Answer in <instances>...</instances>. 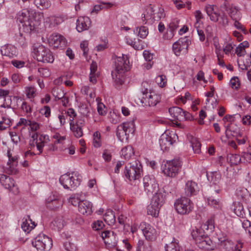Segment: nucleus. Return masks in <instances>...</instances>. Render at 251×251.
Returning <instances> with one entry per match:
<instances>
[{
  "instance_id": "62",
  "label": "nucleus",
  "mask_w": 251,
  "mask_h": 251,
  "mask_svg": "<svg viewBox=\"0 0 251 251\" xmlns=\"http://www.w3.org/2000/svg\"><path fill=\"white\" fill-rule=\"evenodd\" d=\"M29 126L30 130L33 132H35L37 131L39 128L40 125L34 121H30V123H29L28 125Z\"/></svg>"
},
{
  "instance_id": "50",
  "label": "nucleus",
  "mask_w": 251,
  "mask_h": 251,
  "mask_svg": "<svg viewBox=\"0 0 251 251\" xmlns=\"http://www.w3.org/2000/svg\"><path fill=\"white\" fill-rule=\"evenodd\" d=\"M207 202L209 205L213 207L214 208L220 209L221 207V205L218 199H214L212 197H209L207 198Z\"/></svg>"
},
{
  "instance_id": "32",
  "label": "nucleus",
  "mask_w": 251,
  "mask_h": 251,
  "mask_svg": "<svg viewBox=\"0 0 251 251\" xmlns=\"http://www.w3.org/2000/svg\"><path fill=\"white\" fill-rule=\"evenodd\" d=\"M62 204V201L57 197L53 196V198L50 197L47 200V206L50 209L55 210L61 206Z\"/></svg>"
},
{
  "instance_id": "13",
  "label": "nucleus",
  "mask_w": 251,
  "mask_h": 251,
  "mask_svg": "<svg viewBox=\"0 0 251 251\" xmlns=\"http://www.w3.org/2000/svg\"><path fill=\"white\" fill-rule=\"evenodd\" d=\"M177 139L178 136L175 132H171L169 135L163 134L159 140L161 150L163 151H167Z\"/></svg>"
},
{
  "instance_id": "17",
  "label": "nucleus",
  "mask_w": 251,
  "mask_h": 251,
  "mask_svg": "<svg viewBox=\"0 0 251 251\" xmlns=\"http://www.w3.org/2000/svg\"><path fill=\"white\" fill-rule=\"evenodd\" d=\"M144 190L148 194H152L157 191L158 184L154 177L150 176H146L143 178Z\"/></svg>"
},
{
  "instance_id": "44",
  "label": "nucleus",
  "mask_w": 251,
  "mask_h": 251,
  "mask_svg": "<svg viewBox=\"0 0 251 251\" xmlns=\"http://www.w3.org/2000/svg\"><path fill=\"white\" fill-rule=\"evenodd\" d=\"M165 249L166 251H180L178 240L174 239L170 243L166 245Z\"/></svg>"
},
{
  "instance_id": "45",
  "label": "nucleus",
  "mask_w": 251,
  "mask_h": 251,
  "mask_svg": "<svg viewBox=\"0 0 251 251\" xmlns=\"http://www.w3.org/2000/svg\"><path fill=\"white\" fill-rule=\"evenodd\" d=\"M190 142L194 153H200L201 152V145L198 140L195 137H192Z\"/></svg>"
},
{
  "instance_id": "12",
  "label": "nucleus",
  "mask_w": 251,
  "mask_h": 251,
  "mask_svg": "<svg viewBox=\"0 0 251 251\" xmlns=\"http://www.w3.org/2000/svg\"><path fill=\"white\" fill-rule=\"evenodd\" d=\"M7 153L8 161L6 165L3 167V172L8 175H16L18 172V157L16 155L12 156L9 151H8Z\"/></svg>"
},
{
  "instance_id": "9",
  "label": "nucleus",
  "mask_w": 251,
  "mask_h": 251,
  "mask_svg": "<svg viewBox=\"0 0 251 251\" xmlns=\"http://www.w3.org/2000/svg\"><path fill=\"white\" fill-rule=\"evenodd\" d=\"M177 212L181 215L189 214L193 208V204L190 200L185 197L178 199L175 203Z\"/></svg>"
},
{
  "instance_id": "23",
  "label": "nucleus",
  "mask_w": 251,
  "mask_h": 251,
  "mask_svg": "<svg viewBox=\"0 0 251 251\" xmlns=\"http://www.w3.org/2000/svg\"><path fill=\"white\" fill-rule=\"evenodd\" d=\"M0 183L4 188L10 191L16 187L14 180L10 176L3 174H0Z\"/></svg>"
},
{
  "instance_id": "39",
  "label": "nucleus",
  "mask_w": 251,
  "mask_h": 251,
  "mask_svg": "<svg viewBox=\"0 0 251 251\" xmlns=\"http://www.w3.org/2000/svg\"><path fill=\"white\" fill-rule=\"evenodd\" d=\"M97 64L96 62L93 61L90 65V73L89 75V80L94 84L97 82L96 71H97Z\"/></svg>"
},
{
  "instance_id": "35",
  "label": "nucleus",
  "mask_w": 251,
  "mask_h": 251,
  "mask_svg": "<svg viewBox=\"0 0 251 251\" xmlns=\"http://www.w3.org/2000/svg\"><path fill=\"white\" fill-rule=\"evenodd\" d=\"M13 100L16 102L17 106H18L19 103H21V108L24 112L27 113H30L31 112V108L30 106L26 101H24L22 98L14 96L13 98Z\"/></svg>"
},
{
  "instance_id": "47",
  "label": "nucleus",
  "mask_w": 251,
  "mask_h": 251,
  "mask_svg": "<svg viewBox=\"0 0 251 251\" xmlns=\"http://www.w3.org/2000/svg\"><path fill=\"white\" fill-rule=\"evenodd\" d=\"M52 94L56 100H60L65 95V93L63 90L58 88H54L52 90Z\"/></svg>"
},
{
  "instance_id": "40",
  "label": "nucleus",
  "mask_w": 251,
  "mask_h": 251,
  "mask_svg": "<svg viewBox=\"0 0 251 251\" xmlns=\"http://www.w3.org/2000/svg\"><path fill=\"white\" fill-rule=\"evenodd\" d=\"M34 3L40 10L48 9L51 5L49 0H34Z\"/></svg>"
},
{
  "instance_id": "36",
  "label": "nucleus",
  "mask_w": 251,
  "mask_h": 251,
  "mask_svg": "<svg viewBox=\"0 0 251 251\" xmlns=\"http://www.w3.org/2000/svg\"><path fill=\"white\" fill-rule=\"evenodd\" d=\"M9 93V90L0 89V97H3L4 101L3 104L1 105L3 107H10L12 104L11 98L8 96Z\"/></svg>"
},
{
  "instance_id": "8",
  "label": "nucleus",
  "mask_w": 251,
  "mask_h": 251,
  "mask_svg": "<svg viewBox=\"0 0 251 251\" xmlns=\"http://www.w3.org/2000/svg\"><path fill=\"white\" fill-rule=\"evenodd\" d=\"M181 161L175 159L167 161L163 167V172L167 176L175 177L181 168Z\"/></svg>"
},
{
  "instance_id": "19",
  "label": "nucleus",
  "mask_w": 251,
  "mask_h": 251,
  "mask_svg": "<svg viewBox=\"0 0 251 251\" xmlns=\"http://www.w3.org/2000/svg\"><path fill=\"white\" fill-rule=\"evenodd\" d=\"M84 124L83 120H79L76 122L71 120L70 122V129L73 132V135L76 138H80L83 135V131L82 127Z\"/></svg>"
},
{
  "instance_id": "31",
  "label": "nucleus",
  "mask_w": 251,
  "mask_h": 251,
  "mask_svg": "<svg viewBox=\"0 0 251 251\" xmlns=\"http://www.w3.org/2000/svg\"><path fill=\"white\" fill-rule=\"evenodd\" d=\"M154 11L155 10L151 5L147 6L142 14V19L143 21L145 22V23H146V22L150 20L152 21V20L154 19L155 18V17L154 16L155 14L154 13Z\"/></svg>"
},
{
  "instance_id": "49",
  "label": "nucleus",
  "mask_w": 251,
  "mask_h": 251,
  "mask_svg": "<svg viewBox=\"0 0 251 251\" xmlns=\"http://www.w3.org/2000/svg\"><path fill=\"white\" fill-rule=\"evenodd\" d=\"M64 21V18L63 16H51L49 18V21L51 25H57Z\"/></svg>"
},
{
  "instance_id": "7",
  "label": "nucleus",
  "mask_w": 251,
  "mask_h": 251,
  "mask_svg": "<svg viewBox=\"0 0 251 251\" xmlns=\"http://www.w3.org/2000/svg\"><path fill=\"white\" fill-rule=\"evenodd\" d=\"M32 245L38 251H49L52 243L51 238L44 234H39L32 242Z\"/></svg>"
},
{
  "instance_id": "24",
  "label": "nucleus",
  "mask_w": 251,
  "mask_h": 251,
  "mask_svg": "<svg viewBox=\"0 0 251 251\" xmlns=\"http://www.w3.org/2000/svg\"><path fill=\"white\" fill-rule=\"evenodd\" d=\"M205 10L211 21L214 22L218 21L220 14L218 13L216 6L210 4L207 5L205 7Z\"/></svg>"
},
{
  "instance_id": "37",
  "label": "nucleus",
  "mask_w": 251,
  "mask_h": 251,
  "mask_svg": "<svg viewBox=\"0 0 251 251\" xmlns=\"http://www.w3.org/2000/svg\"><path fill=\"white\" fill-rule=\"evenodd\" d=\"M155 193V194L153 195L151 199V202L157 206H158L160 208L164 203L165 197L161 193H157L156 192Z\"/></svg>"
},
{
  "instance_id": "58",
  "label": "nucleus",
  "mask_w": 251,
  "mask_h": 251,
  "mask_svg": "<svg viewBox=\"0 0 251 251\" xmlns=\"http://www.w3.org/2000/svg\"><path fill=\"white\" fill-rule=\"evenodd\" d=\"M109 120L110 122L113 124H116L119 123L121 119L120 116L115 112L110 113Z\"/></svg>"
},
{
  "instance_id": "42",
  "label": "nucleus",
  "mask_w": 251,
  "mask_h": 251,
  "mask_svg": "<svg viewBox=\"0 0 251 251\" xmlns=\"http://www.w3.org/2000/svg\"><path fill=\"white\" fill-rule=\"evenodd\" d=\"M160 208L158 206L151 202L147 207V213L153 217H156L158 216Z\"/></svg>"
},
{
  "instance_id": "20",
  "label": "nucleus",
  "mask_w": 251,
  "mask_h": 251,
  "mask_svg": "<svg viewBox=\"0 0 251 251\" xmlns=\"http://www.w3.org/2000/svg\"><path fill=\"white\" fill-rule=\"evenodd\" d=\"M169 112L171 117L174 119V120L178 121H184L183 117V111L182 108L177 106L172 107L169 109ZM175 124L177 126L181 127V124L178 123L177 121H176Z\"/></svg>"
},
{
  "instance_id": "2",
  "label": "nucleus",
  "mask_w": 251,
  "mask_h": 251,
  "mask_svg": "<svg viewBox=\"0 0 251 251\" xmlns=\"http://www.w3.org/2000/svg\"><path fill=\"white\" fill-rule=\"evenodd\" d=\"M81 181V176L77 172L65 174L59 178L60 183L64 188L71 191L75 190L79 186Z\"/></svg>"
},
{
  "instance_id": "46",
  "label": "nucleus",
  "mask_w": 251,
  "mask_h": 251,
  "mask_svg": "<svg viewBox=\"0 0 251 251\" xmlns=\"http://www.w3.org/2000/svg\"><path fill=\"white\" fill-rule=\"evenodd\" d=\"M25 93L28 99H33L36 96V90L34 86H27L25 87Z\"/></svg>"
},
{
  "instance_id": "53",
  "label": "nucleus",
  "mask_w": 251,
  "mask_h": 251,
  "mask_svg": "<svg viewBox=\"0 0 251 251\" xmlns=\"http://www.w3.org/2000/svg\"><path fill=\"white\" fill-rule=\"evenodd\" d=\"M155 82L160 87L165 86L167 82L166 76L164 75L157 76L155 78Z\"/></svg>"
},
{
  "instance_id": "22",
  "label": "nucleus",
  "mask_w": 251,
  "mask_h": 251,
  "mask_svg": "<svg viewBox=\"0 0 251 251\" xmlns=\"http://www.w3.org/2000/svg\"><path fill=\"white\" fill-rule=\"evenodd\" d=\"M0 52L2 55L9 58L16 57L18 54L17 48L11 44H7L2 46L0 49Z\"/></svg>"
},
{
  "instance_id": "1",
  "label": "nucleus",
  "mask_w": 251,
  "mask_h": 251,
  "mask_svg": "<svg viewBox=\"0 0 251 251\" xmlns=\"http://www.w3.org/2000/svg\"><path fill=\"white\" fill-rule=\"evenodd\" d=\"M115 69L112 72V78L115 84L121 85L124 82L125 74L130 69L128 56L126 55H122L116 58L115 61Z\"/></svg>"
},
{
  "instance_id": "18",
  "label": "nucleus",
  "mask_w": 251,
  "mask_h": 251,
  "mask_svg": "<svg viewBox=\"0 0 251 251\" xmlns=\"http://www.w3.org/2000/svg\"><path fill=\"white\" fill-rule=\"evenodd\" d=\"M101 237L108 247L113 248L116 246L117 239L113 231L104 230L101 232Z\"/></svg>"
},
{
  "instance_id": "63",
  "label": "nucleus",
  "mask_w": 251,
  "mask_h": 251,
  "mask_svg": "<svg viewBox=\"0 0 251 251\" xmlns=\"http://www.w3.org/2000/svg\"><path fill=\"white\" fill-rule=\"evenodd\" d=\"M10 135L12 142L14 144H17L20 141V137L16 132L14 131L10 132Z\"/></svg>"
},
{
  "instance_id": "28",
  "label": "nucleus",
  "mask_w": 251,
  "mask_h": 251,
  "mask_svg": "<svg viewBox=\"0 0 251 251\" xmlns=\"http://www.w3.org/2000/svg\"><path fill=\"white\" fill-rule=\"evenodd\" d=\"M204 230L205 229L202 227L201 225L200 228L195 227V228L192 231L191 235L195 241L196 244L198 242V241L202 240L207 235Z\"/></svg>"
},
{
  "instance_id": "29",
  "label": "nucleus",
  "mask_w": 251,
  "mask_h": 251,
  "mask_svg": "<svg viewBox=\"0 0 251 251\" xmlns=\"http://www.w3.org/2000/svg\"><path fill=\"white\" fill-rule=\"evenodd\" d=\"M197 184L194 181H188L184 188L185 195L187 197L195 195L197 192Z\"/></svg>"
},
{
  "instance_id": "48",
  "label": "nucleus",
  "mask_w": 251,
  "mask_h": 251,
  "mask_svg": "<svg viewBox=\"0 0 251 251\" xmlns=\"http://www.w3.org/2000/svg\"><path fill=\"white\" fill-rule=\"evenodd\" d=\"M228 160L231 165H237L241 162V158L239 155L237 154H232L227 157Z\"/></svg>"
},
{
  "instance_id": "21",
  "label": "nucleus",
  "mask_w": 251,
  "mask_h": 251,
  "mask_svg": "<svg viewBox=\"0 0 251 251\" xmlns=\"http://www.w3.org/2000/svg\"><path fill=\"white\" fill-rule=\"evenodd\" d=\"M91 22L88 17H79L76 21V29L78 32L88 30L90 27Z\"/></svg>"
},
{
  "instance_id": "61",
  "label": "nucleus",
  "mask_w": 251,
  "mask_h": 251,
  "mask_svg": "<svg viewBox=\"0 0 251 251\" xmlns=\"http://www.w3.org/2000/svg\"><path fill=\"white\" fill-rule=\"evenodd\" d=\"M175 32L168 27L166 32L163 35V38L164 39L171 40L173 38Z\"/></svg>"
},
{
  "instance_id": "11",
  "label": "nucleus",
  "mask_w": 251,
  "mask_h": 251,
  "mask_svg": "<svg viewBox=\"0 0 251 251\" xmlns=\"http://www.w3.org/2000/svg\"><path fill=\"white\" fill-rule=\"evenodd\" d=\"M17 20L23 24V26L27 28V30H33L37 25L30 18L29 12L26 10L20 11L17 14Z\"/></svg>"
},
{
  "instance_id": "55",
  "label": "nucleus",
  "mask_w": 251,
  "mask_h": 251,
  "mask_svg": "<svg viewBox=\"0 0 251 251\" xmlns=\"http://www.w3.org/2000/svg\"><path fill=\"white\" fill-rule=\"evenodd\" d=\"M81 49L83 51V55L86 57L88 55L89 49H88V42L86 41H82L80 45Z\"/></svg>"
},
{
  "instance_id": "3",
  "label": "nucleus",
  "mask_w": 251,
  "mask_h": 251,
  "mask_svg": "<svg viewBox=\"0 0 251 251\" xmlns=\"http://www.w3.org/2000/svg\"><path fill=\"white\" fill-rule=\"evenodd\" d=\"M32 140L29 141L30 149L32 150L35 147L38 151V153H35L30 151H27L25 152V156L35 155L36 154L40 155L43 151V148L45 146V143L49 140V136L47 135L39 134L37 132H34L31 135Z\"/></svg>"
},
{
  "instance_id": "56",
  "label": "nucleus",
  "mask_w": 251,
  "mask_h": 251,
  "mask_svg": "<svg viewBox=\"0 0 251 251\" xmlns=\"http://www.w3.org/2000/svg\"><path fill=\"white\" fill-rule=\"evenodd\" d=\"M234 213L238 216H243L244 214L243 206L239 203H237V205L234 208Z\"/></svg>"
},
{
  "instance_id": "5",
  "label": "nucleus",
  "mask_w": 251,
  "mask_h": 251,
  "mask_svg": "<svg viewBox=\"0 0 251 251\" xmlns=\"http://www.w3.org/2000/svg\"><path fill=\"white\" fill-rule=\"evenodd\" d=\"M135 130V124L133 121L125 122L118 126L116 135L121 142H126L129 137V134H132Z\"/></svg>"
},
{
  "instance_id": "54",
  "label": "nucleus",
  "mask_w": 251,
  "mask_h": 251,
  "mask_svg": "<svg viewBox=\"0 0 251 251\" xmlns=\"http://www.w3.org/2000/svg\"><path fill=\"white\" fill-rule=\"evenodd\" d=\"M97 111L99 115L104 116L106 114L107 110L105 105L101 102H98L97 105Z\"/></svg>"
},
{
  "instance_id": "43",
  "label": "nucleus",
  "mask_w": 251,
  "mask_h": 251,
  "mask_svg": "<svg viewBox=\"0 0 251 251\" xmlns=\"http://www.w3.org/2000/svg\"><path fill=\"white\" fill-rule=\"evenodd\" d=\"M207 178L214 184H218L221 180V174L217 172H211L207 175Z\"/></svg>"
},
{
  "instance_id": "14",
  "label": "nucleus",
  "mask_w": 251,
  "mask_h": 251,
  "mask_svg": "<svg viewBox=\"0 0 251 251\" xmlns=\"http://www.w3.org/2000/svg\"><path fill=\"white\" fill-rule=\"evenodd\" d=\"M159 95L154 92H143V97L141 99V102L143 106H154L160 100Z\"/></svg>"
},
{
  "instance_id": "41",
  "label": "nucleus",
  "mask_w": 251,
  "mask_h": 251,
  "mask_svg": "<svg viewBox=\"0 0 251 251\" xmlns=\"http://www.w3.org/2000/svg\"><path fill=\"white\" fill-rule=\"evenodd\" d=\"M121 155L125 159H129L134 155L133 149L131 146H127L122 150Z\"/></svg>"
},
{
  "instance_id": "26",
  "label": "nucleus",
  "mask_w": 251,
  "mask_h": 251,
  "mask_svg": "<svg viewBox=\"0 0 251 251\" xmlns=\"http://www.w3.org/2000/svg\"><path fill=\"white\" fill-rule=\"evenodd\" d=\"M198 246L201 249L206 250H213L214 249L215 245L212 240L206 235L204 238L196 243Z\"/></svg>"
},
{
  "instance_id": "64",
  "label": "nucleus",
  "mask_w": 251,
  "mask_h": 251,
  "mask_svg": "<svg viewBox=\"0 0 251 251\" xmlns=\"http://www.w3.org/2000/svg\"><path fill=\"white\" fill-rule=\"evenodd\" d=\"M230 84L232 88L237 89L240 85L238 77H234L232 78L230 81Z\"/></svg>"
},
{
  "instance_id": "4",
  "label": "nucleus",
  "mask_w": 251,
  "mask_h": 251,
  "mask_svg": "<svg viewBox=\"0 0 251 251\" xmlns=\"http://www.w3.org/2000/svg\"><path fill=\"white\" fill-rule=\"evenodd\" d=\"M34 57L39 62L52 63L54 56L49 49L42 45L33 46Z\"/></svg>"
},
{
  "instance_id": "6",
  "label": "nucleus",
  "mask_w": 251,
  "mask_h": 251,
  "mask_svg": "<svg viewBox=\"0 0 251 251\" xmlns=\"http://www.w3.org/2000/svg\"><path fill=\"white\" fill-rule=\"evenodd\" d=\"M126 166L124 172L125 176L129 180H135L141 177L142 165L138 160H136Z\"/></svg>"
},
{
  "instance_id": "27",
  "label": "nucleus",
  "mask_w": 251,
  "mask_h": 251,
  "mask_svg": "<svg viewBox=\"0 0 251 251\" xmlns=\"http://www.w3.org/2000/svg\"><path fill=\"white\" fill-rule=\"evenodd\" d=\"M21 227L24 231L29 233L36 226V224L31 219L30 216L27 215L23 219Z\"/></svg>"
},
{
  "instance_id": "59",
  "label": "nucleus",
  "mask_w": 251,
  "mask_h": 251,
  "mask_svg": "<svg viewBox=\"0 0 251 251\" xmlns=\"http://www.w3.org/2000/svg\"><path fill=\"white\" fill-rule=\"evenodd\" d=\"M202 227L207 231L209 230L210 231H213L214 228L213 220L211 219L208 220L205 224L202 225Z\"/></svg>"
},
{
  "instance_id": "57",
  "label": "nucleus",
  "mask_w": 251,
  "mask_h": 251,
  "mask_svg": "<svg viewBox=\"0 0 251 251\" xmlns=\"http://www.w3.org/2000/svg\"><path fill=\"white\" fill-rule=\"evenodd\" d=\"M179 23V21L177 19H174L170 22L168 27L175 32L176 29L178 27Z\"/></svg>"
},
{
  "instance_id": "52",
  "label": "nucleus",
  "mask_w": 251,
  "mask_h": 251,
  "mask_svg": "<svg viewBox=\"0 0 251 251\" xmlns=\"http://www.w3.org/2000/svg\"><path fill=\"white\" fill-rule=\"evenodd\" d=\"M93 145L96 148H99L101 146L100 134L97 131L93 134Z\"/></svg>"
},
{
  "instance_id": "33",
  "label": "nucleus",
  "mask_w": 251,
  "mask_h": 251,
  "mask_svg": "<svg viewBox=\"0 0 251 251\" xmlns=\"http://www.w3.org/2000/svg\"><path fill=\"white\" fill-rule=\"evenodd\" d=\"M220 245L225 251H232L233 248V243L230 240L228 239L226 236L223 237H219Z\"/></svg>"
},
{
  "instance_id": "10",
  "label": "nucleus",
  "mask_w": 251,
  "mask_h": 251,
  "mask_svg": "<svg viewBox=\"0 0 251 251\" xmlns=\"http://www.w3.org/2000/svg\"><path fill=\"white\" fill-rule=\"evenodd\" d=\"M190 44L191 41L187 37L181 38L173 45V50L176 56L185 54Z\"/></svg>"
},
{
  "instance_id": "34",
  "label": "nucleus",
  "mask_w": 251,
  "mask_h": 251,
  "mask_svg": "<svg viewBox=\"0 0 251 251\" xmlns=\"http://www.w3.org/2000/svg\"><path fill=\"white\" fill-rule=\"evenodd\" d=\"M226 10L232 20H239L241 19V13L237 7L231 5L228 8L227 7Z\"/></svg>"
},
{
  "instance_id": "30",
  "label": "nucleus",
  "mask_w": 251,
  "mask_h": 251,
  "mask_svg": "<svg viewBox=\"0 0 251 251\" xmlns=\"http://www.w3.org/2000/svg\"><path fill=\"white\" fill-rule=\"evenodd\" d=\"M225 126L226 127L225 134H226V136L230 137V135L235 137L242 136L239 128L236 126L234 127L230 123L225 125Z\"/></svg>"
},
{
  "instance_id": "51",
  "label": "nucleus",
  "mask_w": 251,
  "mask_h": 251,
  "mask_svg": "<svg viewBox=\"0 0 251 251\" xmlns=\"http://www.w3.org/2000/svg\"><path fill=\"white\" fill-rule=\"evenodd\" d=\"M136 30L138 32V35L142 38H145L149 33L148 28L145 26L137 27Z\"/></svg>"
},
{
  "instance_id": "16",
  "label": "nucleus",
  "mask_w": 251,
  "mask_h": 251,
  "mask_svg": "<svg viewBox=\"0 0 251 251\" xmlns=\"http://www.w3.org/2000/svg\"><path fill=\"white\" fill-rule=\"evenodd\" d=\"M139 228L142 231L144 236L148 240H154L157 236V233L156 229L153 226L146 222H142Z\"/></svg>"
},
{
  "instance_id": "25",
  "label": "nucleus",
  "mask_w": 251,
  "mask_h": 251,
  "mask_svg": "<svg viewBox=\"0 0 251 251\" xmlns=\"http://www.w3.org/2000/svg\"><path fill=\"white\" fill-rule=\"evenodd\" d=\"M79 212L86 215H89L93 212L92 204L88 201H82L78 204Z\"/></svg>"
},
{
  "instance_id": "60",
  "label": "nucleus",
  "mask_w": 251,
  "mask_h": 251,
  "mask_svg": "<svg viewBox=\"0 0 251 251\" xmlns=\"http://www.w3.org/2000/svg\"><path fill=\"white\" fill-rule=\"evenodd\" d=\"M104 226V224L101 221H97L93 223L92 228L95 230H99L101 229Z\"/></svg>"
},
{
  "instance_id": "15",
  "label": "nucleus",
  "mask_w": 251,
  "mask_h": 251,
  "mask_svg": "<svg viewBox=\"0 0 251 251\" xmlns=\"http://www.w3.org/2000/svg\"><path fill=\"white\" fill-rule=\"evenodd\" d=\"M49 43L50 46L53 48L62 49L66 46L67 42L62 35L54 33L50 36Z\"/></svg>"
},
{
  "instance_id": "38",
  "label": "nucleus",
  "mask_w": 251,
  "mask_h": 251,
  "mask_svg": "<svg viewBox=\"0 0 251 251\" xmlns=\"http://www.w3.org/2000/svg\"><path fill=\"white\" fill-rule=\"evenodd\" d=\"M103 220L108 225L114 224L116 219L114 212L111 210H107L103 215Z\"/></svg>"
}]
</instances>
